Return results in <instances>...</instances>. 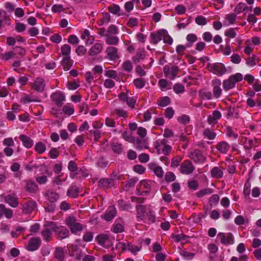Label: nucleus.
Segmentation results:
<instances>
[{"instance_id":"nucleus-41","label":"nucleus","mask_w":261,"mask_h":261,"mask_svg":"<svg viewBox=\"0 0 261 261\" xmlns=\"http://www.w3.org/2000/svg\"><path fill=\"white\" fill-rule=\"evenodd\" d=\"M199 95L201 98L203 99L211 100L212 99V94L211 92L206 89L200 90Z\"/></svg>"},{"instance_id":"nucleus-29","label":"nucleus","mask_w":261,"mask_h":261,"mask_svg":"<svg viewBox=\"0 0 261 261\" xmlns=\"http://www.w3.org/2000/svg\"><path fill=\"white\" fill-rule=\"evenodd\" d=\"M73 63V61L71 59V57H63L61 61V65L65 71L69 70Z\"/></svg>"},{"instance_id":"nucleus-53","label":"nucleus","mask_w":261,"mask_h":261,"mask_svg":"<svg viewBox=\"0 0 261 261\" xmlns=\"http://www.w3.org/2000/svg\"><path fill=\"white\" fill-rule=\"evenodd\" d=\"M122 138L126 141L129 142L130 143H133L135 140V138H134L131 134H129L127 130L124 131L122 134Z\"/></svg>"},{"instance_id":"nucleus-39","label":"nucleus","mask_w":261,"mask_h":261,"mask_svg":"<svg viewBox=\"0 0 261 261\" xmlns=\"http://www.w3.org/2000/svg\"><path fill=\"white\" fill-rule=\"evenodd\" d=\"M71 46L68 44H65L61 46V51L64 57H70Z\"/></svg>"},{"instance_id":"nucleus-30","label":"nucleus","mask_w":261,"mask_h":261,"mask_svg":"<svg viewBox=\"0 0 261 261\" xmlns=\"http://www.w3.org/2000/svg\"><path fill=\"white\" fill-rule=\"evenodd\" d=\"M146 51L144 49H139L136 55L132 58V61L134 63H138L141 60H143L145 58Z\"/></svg>"},{"instance_id":"nucleus-52","label":"nucleus","mask_w":261,"mask_h":261,"mask_svg":"<svg viewBox=\"0 0 261 261\" xmlns=\"http://www.w3.org/2000/svg\"><path fill=\"white\" fill-rule=\"evenodd\" d=\"M35 150L38 153L42 154L45 151L46 147L42 142H38L35 145Z\"/></svg>"},{"instance_id":"nucleus-13","label":"nucleus","mask_w":261,"mask_h":261,"mask_svg":"<svg viewBox=\"0 0 261 261\" xmlns=\"http://www.w3.org/2000/svg\"><path fill=\"white\" fill-rule=\"evenodd\" d=\"M217 237L220 239L222 244L227 245L234 243L233 235L230 233L225 234L224 233L220 232L218 234Z\"/></svg>"},{"instance_id":"nucleus-4","label":"nucleus","mask_w":261,"mask_h":261,"mask_svg":"<svg viewBox=\"0 0 261 261\" xmlns=\"http://www.w3.org/2000/svg\"><path fill=\"white\" fill-rule=\"evenodd\" d=\"M189 157L195 164H202L206 160V158L203 155L201 151L198 149L189 151Z\"/></svg>"},{"instance_id":"nucleus-19","label":"nucleus","mask_w":261,"mask_h":261,"mask_svg":"<svg viewBox=\"0 0 261 261\" xmlns=\"http://www.w3.org/2000/svg\"><path fill=\"white\" fill-rule=\"evenodd\" d=\"M44 196L48 203H55L59 199V194L52 190H47Z\"/></svg>"},{"instance_id":"nucleus-36","label":"nucleus","mask_w":261,"mask_h":261,"mask_svg":"<svg viewBox=\"0 0 261 261\" xmlns=\"http://www.w3.org/2000/svg\"><path fill=\"white\" fill-rule=\"evenodd\" d=\"M54 256L58 260L63 261L65 257L63 249L61 247H56L54 252Z\"/></svg>"},{"instance_id":"nucleus-2","label":"nucleus","mask_w":261,"mask_h":261,"mask_svg":"<svg viewBox=\"0 0 261 261\" xmlns=\"http://www.w3.org/2000/svg\"><path fill=\"white\" fill-rule=\"evenodd\" d=\"M243 79V75L240 73H237L230 75L227 79L223 81V87L225 91H228L235 87L237 83Z\"/></svg>"},{"instance_id":"nucleus-27","label":"nucleus","mask_w":261,"mask_h":261,"mask_svg":"<svg viewBox=\"0 0 261 261\" xmlns=\"http://www.w3.org/2000/svg\"><path fill=\"white\" fill-rule=\"evenodd\" d=\"M33 88L37 92H42L45 88L44 80L42 78H37L34 82Z\"/></svg>"},{"instance_id":"nucleus-40","label":"nucleus","mask_w":261,"mask_h":261,"mask_svg":"<svg viewBox=\"0 0 261 261\" xmlns=\"http://www.w3.org/2000/svg\"><path fill=\"white\" fill-rule=\"evenodd\" d=\"M203 135L204 138L208 140H214L216 137L217 134L213 130H211L210 128H206L203 132Z\"/></svg>"},{"instance_id":"nucleus-43","label":"nucleus","mask_w":261,"mask_h":261,"mask_svg":"<svg viewBox=\"0 0 261 261\" xmlns=\"http://www.w3.org/2000/svg\"><path fill=\"white\" fill-rule=\"evenodd\" d=\"M225 131L227 137L233 139H237L238 138V134L234 132L231 127L226 126L225 127Z\"/></svg>"},{"instance_id":"nucleus-55","label":"nucleus","mask_w":261,"mask_h":261,"mask_svg":"<svg viewBox=\"0 0 261 261\" xmlns=\"http://www.w3.org/2000/svg\"><path fill=\"white\" fill-rule=\"evenodd\" d=\"M113 231L115 233H120L124 231L123 225L120 223H115L113 224Z\"/></svg>"},{"instance_id":"nucleus-47","label":"nucleus","mask_w":261,"mask_h":261,"mask_svg":"<svg viewBox=\"0 0 261 261\" xmlns=\"http://www.w3.org/2000/svg\"><path fill=\"white\" fill-rule=\"evenodd\" d=\"M246 9V5L245 3H239L234 9V13L238 15L241 12L245 11Z\"/></svg>"},{"instance_id":"nucleus-54","label":"nucleus","mask_w":261,"mask_h":261,"mask_svg":"<svg viewBox=\"0 0 261 261\" xmlns=\"http://www.w3.org/2000/svg\"><path fill=\"white\" fill-rule=\"evenodd\" d=\"M170 102V98L168 96H165L159 99L158 103L161 107H165L168 105Z\"/></svg>"},{"instance_id":"nucleus-17","label":"nucleus","mask_w":261,"mask_h":261,"mask_svg":"<svg viewBox=\"0 0 261 261\" xmlns=\"http://www.w3.org/2000/svg\"><path fill=\"white\" fill-rule=\"evenodd\" d=\"M24 190L30 193H35L38 190V185L32 180H24Z\"/></svg>"},{"instance_id":"nucleus-20","label":"nucleus","mask_w":261,"mask_h":261,"mask_svg":"<svg viewBox=\"0 0 261 261\" xmlns=\"http://www.w3.org/2000/svg\"><path fill=\"white\" fill-rule=\"evenodd\" d=\"M215 147L220 152L226 154L230 149V145L227 142L222 141L218 142Z\"/></svg>"},{"instance_id":"nucleus-59","label":"nucleus","mask_w":261,"mask_h":261,"mask_svg":"<svg viewBox=\"0 0 261 261\" xmlns=\"http://www.w3.org/2000/svg\"><path fill=\"white\" fill-rule=\"evenodd\" d=\"M127 250L130 251L133 254H136L138 252H139L141 249V247H139L137 246L133 245L130 243L129 244H127Z\"/></svg>"},{"instance_id":"nucleus-14","label":"nucleus","mask_w":261,"mask_h":261,"mask_svg":"<svg viewBox=\"0 0 261 261\" xmlns=\"http://www.w3.org/2000/svg\"><path fill=\"white\" fill-rule=\"evenodd\" d=\"M165 33H167V31L163 29L160 30L156 32H152L150 34V42L155 44H157L162 39Z\"/></svg>"},{"instance_id":"nucleus-60","label":"nucleus","mask_w":261,"mask_h":261,"mask_svg":"<svg viewBox=\"0 0 261 261\" xmlns=\"http://www.w3.org/2000/svg\"><path fill=\"white\" fill-rule=\"evenodd\" d=\"M105 74L106 76L113 79L116 80L118 78L117 71L114 70H107L106 71Z\"/></svg>"},{"instance_id":"nucleus-25","label":"nucleus","mask_w":261,"mask_h":261,"mask_svg":"<svg viewBox=\"0 0 261 261\" xmlns=\"http://www.w3.org/2000/svg\"><path fill=\"white\" fill-rule=\"evenodd\" d=\"M5 201L12 207H16L18 205V198L12 194H9L5 197Z\"/></svg>"},{"instance_id":"nucleus-57","label":"nucleus","mask_w":261,"mask_h":261,"mask_svg":"<svg viewBox=\"0 0 261 261\" xmlns=\"http://www.w3.org/2000/svg\"><path fill=\"white\" fill-rule=\"evenodd\" d=\"M114 113L120 117L127 118L128 116L127 112L121 108L115 109Z\"/></svg>"},{"instance_id":"nucleus-61","label":"nucleus","mask_w":261,"mask_h":261,"mask_svg":"<svg viewBox=\"0 0 261 261\" xmlns=\"http://www.w3.org/2000/svg\"><path fill=\"white\" fill-rule=\"evenodd\" d=\"M173 90L175 93H182L185 92V87L180 84H176L173 87Z\"/></svg>"},{"instance_id":"nucleus-28","label":"nucleus","mask_w":261,"mask_h":261,"mask_svg":"<svg viewBox=\"0 0 261 261\" xmlns=\"http://www.w3.org/2000/svg\"><path fill=\"white\" fill-rule=\"evenodd\" d=\"M149 168L152 170L154 173L159 178H162L164 175V171L162 168L159 166H157L155 164H149Z\"/></svg>"},{"instance_id":"nucleus-7","label":"nucleus","mask_w":261,"mask_h":261,"mask_svg":"<svg viewBox=\"0 0 261 261\" xmlns=\"http://www.w3.org/2000/svg\"><path fill=\"white\" fill-rule=\"evenodd\" d=\"M210 71L213 73L221 76L226 73L227 69L225 65L220 63H215L213 64L210 69Z\"/></svg>"},{"instance_id":"nucleus-58","label":"nucleus","mask_w":261,"mask_h":261,"mask_svg":"<svg viewBox=\"0 0 261 261\" xmlns=\"http://www.w3.org/2000/svg\"><path fill=\"white\" fill-rule=\"evenodd\" d=\"M177 120L180 123L186 125L189 123L190 118V117L187 115H182L180 117H178Z\"/></svg>"},{"instance_id":"nucleus-32","label":"nucleus","mask_w":261,"mask_h":261,"mask_svg":"<svg viewBox=\"0 0 261 261\" xmlns=\"http://www.w3.org/2000/svg\"><path fill=\"white\" fill-rule=\"evenodd\" d=\"M19 139L26 148H30L32 147L33 141L30 137L24 135H21L19 136Z\"/></svg>"},{"instance_id":"nucleus-31","label":"nucleus","mask_w":261,"mask_h":261,"mask_svg":"<svg viewBox=\"0 0 261 261\" xmlns=\"http://www.w3.org/2000/svg\"><path fill=\"white\" fill-rule=\"evenodd\" d=\"M106 43L107 45H116L118 44L119 39L118 37L110 34H105Z\"/></svg>"},{"instance_id":"nucleus-11","label":"nucleus","mask_w":261,"mask_h":261,"mask_svg":"<svg viewBox=\"0 0 261 261\" xmlns=\"http://www.w3.org/2000/svg\"><path fill=\"white\" fill-rule=\"evenodd\" d=\"M41 244V240L40 238L34 237L29 241L26 248L28 251H34L39 249Z\"/></svg>"},{"instance_id":"nucleus-35","label":"nucleus","mask_w":261,"mask_h":261,"mask_svg":"<svg viewBox=\"0 0 261 261\" xmlns=\"http://www.w3.org/2000/svg\"><path fill=\"white\" fill-rule=\"evenodd\" d=\"M211 176L215 178H221L223 177L222 169L219 167H214L211 171Z\"/></svg>"},{"instance_id":"nucleus-21","label":"nucleus","mask_w":261,"mask_h":261,"mask_svg":"<svg viewBox=\"0 0 261 261\" xmlns=\"http://www.w3.org/2000/svg\"><path fill=\"white\" fill-rule=\"evenodd\" d=\"M103 49V45L98 42L95 43L89 50L88 55L90 56H96L99 54Z\"/></svg>"},{"instance_id":"nucleus-16","label":"nucleus","mask_w":261,"mask_h":261,"mask_svg":"<svg viewBox=\"0 0 261 261\" xmlns=\"http://www.w3.org/2000/svg\"><path fill=\"white\" fill-rule=\"evenodd\" d=\"M115 185V181L113 178H102L100 179L98 182V186L99 187L107 189L111 188Z\"/></svg>"},{"instance_id":"nucleus-64","label":"nucleus","mask_w":261,"mask_h":261,"mask_svg":"<svg viewBox=\"0 0 261 261\" xmlns=\"http://www.w3.org/2000/svg\"><path fill=\"white\" fill-rule=\"evenodd\" d=\"M122 68L125 71L129 72L133 69L132 64L130 61H125L122 64Z\"/></svg>"},{"instance_id":"nucleus-45","label":"nucleus","mask_w":261,"mask_h":261,"mask_svg":"<svg viewBox=\"0 0 261 261\" xmlns=\"http://www.w3.org/2000/svg\"><path fill=\"white\" fill-rule=\"evenodd\" d=\"M186 39L189 43L186 45L187 47H191L192 44L197 40V36L194 34H189L186 37Z\"/></svg>"},{"instance_id":"nucleus-37","label":"nucleus","mask_w":261,"mask_h":261,"mask_svg":"<svg viewBox=\"0 0 261 261\" xmlns=\"http://www.w3.org/2000/svg\"><path fill=\"white\" fill-rule=\"evenodd\" d=\"M0 212H1L2 215H4L8 219H10L13 216V211L6 208L3 204H0Z\"/></svg>"},{"instance_id":"nucleus-5","label":"nucleus","mask_w":261,"mask_h":261,"mask_svg":"<svg viewBox=\"0 0 261 261\" xmlns=\"http://www.w3.org/2000/svg\"><path fill=\"white\" fill-rule=\"evenodd\" d=\"M53 231L55 232L58 240H62L69 236V230L64 226H58L56 223L53 228Z\"/></svg>"},{"instance_id":"nucleus-22","label":"nucleus","mask_w":261,"mask_h":261,"mask_svg":"<svg viewBox=\"0 0 261 261\" xmlns=\"http://www.w3.org/2000/svg\"><path fill=\"white\" fill-rule=\"evenodd\" d=\"M150 189L151 187L149 182L144 180H141L138 188V191L141 193L139 194L140 195H146L149 193Z\"/></svg>"},{"instance_id":"nucleus-9","label":"nucleus","mask_w":261,"mask_h":261,"mask_svg":"<svg viewBox=\"0 0 261 261\" xmlns=\"http://www.w3.org/2000/svg\"><path fill=\"white\" fill-rule=\"evenodd\" d=\"M50 98L52 101L58 107H62L65 101V96L60 91H56L51 94Z\"/></svg>"},{"instance_id":"nucleus-51","label":"nucleus","mask_w":261,"mask_h":261,"mask_svg":"<svg viewBox=\"0 0 261 261\" xmlns=\"http://www.w3.org/2000/svg\"><path fill=\"white\" fill-rule=\"evenodd\" d=\"M171 238L176 242H179L182 241L186 240L187 238H189V237L184 233H180L179 234H173L172 235Z\"/></svg>"},{"instance_id":"nucleus-46","label":"nucleus","mask_w":261,"mask_h":261,"mask_svg":"<svg viewBox=\"0 0 261 261\" xmlns=\"http://www.w3.org/2000/svg\"><path fill=\"white\" fill-rule=\"evenodd\" d=\"M133 83L138 89H141L145 86V81L143 79L137 78L134 80Z\"/></svg>"},{"instance_id":"nucleus-3","label":"nucleus","mask_w":261,"mask_h":261,"mask_svg":"<svg viewBox=\"0 0 261 261\" xmlns=\"http://www.w3.org/2000/svg\"><path fill=\"white\" fill-rule=\"evenodd\" d=\"M54 226H55L54 222H48L44 225L43 229L40 231V234L45 242L48 243L53 239Z\"/></svg>"},{"instance_id":"nucleus-23","label":"nucleus","mask_w":261,"mask_h":261,"mask_svg":"<svg viewBox=\"0 0 261 261\" xmlns=\"http://www.w3.org/2000/svg\"><path fill=\"white\" fill-rule=\"evenodd\" d=\"M116 215V208L113 206H109L102 217L107 221L112 220Z\"/></svg>"},{"instance_id":"nucleus-1","label":"nucleus","mask_w":261,"mask_h":261,"mask_svg":"<svg viewBox=\"0 0 261 261\" xmlns=\"http://www.w3.org/2000/svg\"><path fill=\"white\" fill-rule=\"evenodd\" d=\"M66 223L71 233L75 235L79 236L84 229L83 225L77 222L74 216L68 217L66 219Z\"/></svg>"},{"instance_id":"nucleus-48","label":"nucleus","mask_w":261,"mask_h":261,"mask_svg":"<svg viewBox=\"0 0 261 261\" xmlns=\"http://www.w3.org/2000/svg\"><path fill=\"white\" fill-rule=\"evenodd\" d=\"M16 54L13 51H8L4 54H1V58L5 61H8V60L14 58Z\"/></svg>"},{"instance_id":"nucleus-6","label":"nucleus","mask_w":261,"mask_h":261,"mask_svg":"<svg viewBox=\"0 0 261 261\" xmlns=\"http://www.w3.org/2000/svg\"><path fill=\"white\" fill-rule=\"evenodd\" d=\"M179 71V69L176 66H172L170 67L169 65H166L163 67V72L165 76L168 77L172 80H173L175 78Z\"/></svg>"},{"instance_id":"nucleus-38","label":"nucleus","mask_w":261,"mask_h":261,"mask_svg":"<svg viewBox=\"0 0 261 261\" xmlns=\"http://www.w3.org/2000/svg\"><path fill=\"white\" fill-rule=\"evenodd\" d=\"M136 208L137 213V218L138 219V221H139L140 218H142L144 214L147 212L146 207L144 205L139 204L137 205Z\"/></svg>"},{"instance_id":"nucleus-26","label":"nucleus","mask_w":261,"mask_h":261,"mask_svg":"<svg viewBox=\"0 0 261 261\" xmlns=\"http://www.w3.org/2000/svg\"><path fill=\"white\" fill-rule=\"evenodd\" d=\"M140 220L143 221L144 223L150 224L155 222V217L151 211H149L144 214L142 218H140Z\"/></svg>"},{"instance_id":"nucleus-18","label":"nucleus","mask_w":261,"mask_h":261,"mask_svg":"<svg viewBox=\"0 0 261 261\" xmlns=\"http://www.w3.org/2000/svg\"><path fill=\"white\" fill-rule=\"evenodd\" d=\"M80 192V188L73 182L67 190V196L72 198H76L78 197Z\"/></svg>"},{"instance_id":"nucleus-42","label":"nucleus","mask_w":261,"mask_h":261,"mask_svg":"<svg viewBox=\"0 0 261 261\" xmlns=\"http://www.w3.org/2000/svg\"><path fill=\"white\" fill-rule=\"evenodd\" d=\"M214 190L210 188L203 189L197 192L196 194V196L198 198H201L205 195H210L213 193Z\"/></svg>"},{"instance_id":"nucleus-8","label":"nucleus","mask_w":261,"mask_h":261,"mask_svg":"<svg viewBox=\"0 0 261 261\" xmlns=\"http://www.w3.org/2000/svg\"><path fill=\"white\" fill-rule=\"evenodd\" d=\"M195 170V167L192 163L188 160L184 161L180 165L179 168L180 172L186 175L192 173Z\"/></svg>"},{"instance_id":"nucleus-62","label":"nucleus","mask_w":261,"mask_h":261,"mask_svg":"<svg viewBox=\"0 0 261 261\" xmlns=\"http://www.w3.org/2000/svg\"><path fill=\"white\" fill-rule=\"evenodd\" d=\"M181 161V158L179 156L176 155L173 157L171 160V166L173 168L178 167Z\"/></svg>"},{"instance_id":"nucleus-33","label":"nucleus","mask_w":261,"mask_h":261,"mask_svg":"<svg viewBox=\"0 0 261 261\" xmlns=\"http://www.w3.org/2000/svg\"><path fill=\"white\" fill-rule=\"evenodd\" d=\"M136 148L139 150L148 148V143L147 141L143 138L140 139L137 138L135 142Z\"/></svg>"},{"instance_id":"nucleus-56","label":"nucleus","mask_w":261,"mask_h":261,"mask_svg":"<svg viewBox=\"0 0 261 261\" xmlns=\"http://www.w3.org/2000/svg\"><path fill=\"white\" fill-rule=\"evenodd\" d=\"M118 32L119 31L117 27L112 24L109 27L106 34H110V35H113L118 34Z\"/></svg>"},{"instance_id":"nucleus-12","label":"nucleus","mask_w":261,"mask_h":261,"mask_svg":"<svg viewBox=\"0 0 261 261\" xmlns=\"http://www.w3.org/2000/svg\"><path fill=\"white\" fill-rule=\"evenodd\" d=\"M21 205L23 212L26 214L31 213L37 207L36 202L32 200H29L24 204H21Z\"/></svg>"},{"instance_id":"nucleus-24","label":"nucleus","mask_w":261,"mask_h":261,"mask_svg":"<svg viewBox=\"0 0 261 261\" xmlns=\"http://www.w3.org/2000/svg\"><path fill=\"white\" fill-rule=\"evenodd\" d=\"M259 58L255 54L248 56L245 59L246 64L248 67H253L256 66L259 62Z\"/></svg>"},{"instance_id":"nucleus-34","label":"nucleus","mask_w":261,"mask_h":261,"mask_svg":"<svg viewBox=\"0 0 261 261\" xmlns=\"http://www.w3.org/2000/svg\"><path fill=\"white\" fill-rule=\"evenodd\" d=\"M111 147L113 151L118 154H121L123 150L122 144L117 142H112Z\"/></svg>"},{"instance_id":"nucleus-50","label":"nucleus","mask_w":261,"mask_h":261,"mask_svg":"<svg viewBox=\"0 0 261 261\" xmlns=\"http://www.w3.org/2000/svg\"><path fill=\"white\" fill-rule=\"evenodd\" d=\"M237 30L236 28H229L225 31L224 33L225 36L229 38H234L237 35Z\"/></svg>"},{"instance_id":"nucleus-15","label":"nucleus","mask_w":261,"mask_h":261,"mask_svg":"<svg viewBox=\"0 0 261 261\" xmlns=\"http://www.w3.org/2000/svg\"><path fill=\"white\" fill-rule=\"evenodd\" d=\"M118 48L113 46H109L106 49L108 58L111 61H114L119 58Z\"/></svg>"},{"instance_id":"nucleus-49","label":"nucleus","mask_w":261,"mask_h":261,"mask_svg":"<svg viewBox=\"0 0 261 261\" xmlns=\"http://www.w3.org/2000/svg\"><path fill=\"white\" fill-rule=\"evenodd\" d=\"M108 236L106 234H99L96 237L97 242L99 244L101 245H103L108 240Z\"/></svg>"},{"instance_id":"nucleus-44","label":"nucleus","mask_w":261,"mask_h":261,"mask_svg":"<svg viewBox=\"0 0 261 261\" xmlns=\"http://www.w3.org/2000/svg\"><path fill=\"white\" fill-rule=\"evenodd\" d=\"M108 10L110 12L113 14L117 15L118 16L120 15V7L116 4H112L108 7Z\"/></svg>"},{"instance_id":"nucleus-63","label":"nucleus","mask_w":261,"mask_h":261,"mask_svg":"<svg viewBox=\"0 0 261 261\" xmlns=\"http://www.w3.org/2000/svg\"><path fill=\"white\" fill-rule=\"evenodd\" d=\"M77 165L73 161H70L68 163V169L71 172H75L77 170Z\"/></svg>"},{"instance_id":"nucleus-10","label":"nucleus","mask_w":261,"mask_h":261,"mask_svg":"<svg viewBox=\"0 0 261 261\" xmlns=\"http://www.w3.org/2000/svg\"><path fill=\"white\" fill-rule=\"evenodd\" d=\"M221 85V82L219 79H215L212 80L213 95L216 99L219 98L222 94V90Z\"/></svg>"}]
</instances>
